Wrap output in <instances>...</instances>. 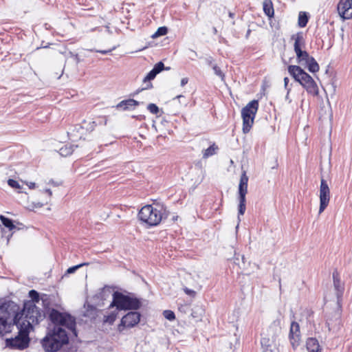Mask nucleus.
<instances>
[{
	"label": "nucleus",
	"instance_id": "nucleus-1",
	"mask_svg": "<svg viewBox=\"0 0 352 352\" xmlns=\"http://www.w3.org/2000/svg\"><path fill=\"white\" fill-rule=\"evenodd\" d=\"M50 319L55 324L51 333L47 335L42 340V346L47 352H56L69 342L65 327L77 336L76 320L69 314L62 313L52 309L49 315Z\"/></svg>",
	"mask_w": 352,
	"mask_h": 352
},
{
	"label": "nucleus",
	"instance_id": "nucleus-2",
	"mask_svg": "<svg viewBox=\"0 0 352 352\" xmlns=\"http://www.w3.org/2000/svg\"><path fill=\"white\" fill-rule=\"evenodd\" d=\"M50 319L55 324L51 333L47 335L42 340V346L47 352H56L69 342L65 327L77 336L76 320L69 314L62 313L52 309L49 315Z\"/></svg>",
	"mask_w": 352,
	"mask_h": 352
},
{
	"label": "nucleus",
	"instance_id": "nucleus-3",
	"mask_svg": "<svg viewBox=\"0 0 352 352\" xmlns=\"http://www.w3.org/2000/svg\"><path fill=\"white\" fill-rule=\"evenodd\" d=\"M16 318L20 324H24L23 327H26L28 330L32 328V325L38 324L44 318V315L39 308L32 302H26L24 303L23 309L20 311H16L14 319Z\"/></svg>",
	"mask_w": 352,
	"mask_h": 352
},
{
	"label": "nucleus",
	"instance_id": "nucleus-4",
	"mask_svg": "<svg viewBox=\"0 0 352 352\" xmlns=\"http://www.w3.org/2000/svg\"><path fill=\"white\" fill-rule=\"evenodd\" d=\"M167 216L166 208L159 204L146 205L138 212V219L149 226H157Z\"/></svg>",
	"mask_w": 352,
	"mask_h": 352
},
{
	"label": "nucleus",
	"instance_id": "nucleus-5",
	"mask_svg": "<svg viewBox=\"0 0 352 352\" xmlns=\"http://www.w3.org/2000/svg\"><path fill=\"white\" fill-rule=\"evenodd\" d=\"M19 306L13 302L0 305V336L12 331L14 327V316Z\"/></svg>",
	"mask_w": 352,
	"mask_h": 352
},
{
	"label": "nucleus",
	"instance_id": "nucleus-6",
	"mask_svg": "<svg viewBox=\"0 0 352 352\" xmlns=\"http://www.w3.org/2000/svg\"><path fill=\"white\" fill-rule=\"evenodd\" d=\"M288 72L307 91L313 96L318 94V87L312 77L306 73L300 66L289 65Z\"/></svg>",
	"mask_w": 352,
	"mask_h": 352
},
{
	"label": "nucleus",
	"instance_id": "nucleus-7",
	"mask_svg": "<svg viewBox=\"0 0 352 352\" xmlns=\"http://www.w3.org/2000/svg\"><path fill=\"white\" fill-rule=\"evenodd\" d=\"M141 306L140 299L118 291L113 294V300L110 305V307H115L118 311L138 310Z\"/></svg>",
	"mask_w": 352,
	"mask_h": 352
},
{
	"label": "nucleus",
	"instance_id": "nucleus-8",
	"mask_svg": "<svg viewBox=\"0 0 352 352\" xmlns=\"http://www.w3.org/2000/svg\"><path fill=\"white\" fill-rule=\"evenodd\" d=\"M14 324L18 330V335L14 338H8L6 340V346L12 349L23 350L28 347L30 343V330L23 327L24 324H20L18 319L15 318Z\"/></svg>",
	"mask_w": 352,
	"mask_h": 352
},
{
	"label": "nucleus",
	"instance_id": "nucleus-9",
	"mask_svg": "<svg viewBox=\"0 0 352 352\" xmlns=\"http://www.w3.org/2000/svg\"><path fill=\"white\" fill-rule=\"evenodd\" d=\"M258 108V102L257 100H254L242 109L241 116L243 118V131L244 133H247L250 131Z\"/></svg>",
	"mask_w": 352,
	"mask_h": 352
},
{
	"label": "nucleus",
	"instance_id": "nucleus-10",
	"mask_svg": "<svg viewBox=\"0 0 352 352\" xmlns=\"http://www.w3.org/2000/svg\"><path fill=\"white\" fill-rule=\"evenodd\" d=\"M248 177L246 172L243 171L241 175L239 184V206H238V219L240 221V216L243 215L246 209V194L248 192Z\"/></svg>",
	"mask_w": 352,
	"mask_h": 352
},
{
	"label": "nucleus",
	"instance_id": "nucleus-11",
	"mask_svg": "<svg viewBox=\"0 0 352 352\" xmlns=\"http://www.w3.org/2000/svg\"><path fill=\"white\" fill-rule=\"evenodd\" d=\"M296 62L300 66L307 68L310 72L315 73L319 70V65L316 60L305 50L296 52Z\"/></svg>",
	"mask_w": 352,
	"mask_h": 352
},
{
	"label": "nucleus",
	"instance_id": "nucleus-12",
	"mask_svg": "<svg viewBox=\"0 0 352 352\" xmlns=\"http://www.w3.org/2000/svg\"><path fill=\"white\" fill-rule=\"evenodd\" d=\"M330 200V190L327 182L322 178L320 186V208L319 214H321L327 207Z\"/></svg>",
	"mask_w": 352,
	"mask_h": 352
},
{
	"label": "nucleus",
	"instance_id": "nucleus-13",
	"mask_svg": "<svg viewBox=\"0 0 352 352\" xmlns=\"http://www.w3.org/2000/svg\"><path fill=\"white\" fill-rule=\"evenodd\" d=\"M141 315L138 311H129L124 316L118 327L120 331L123 330L122 327L131 328L138 324L140 320Z\"/></svg>",
	"mask_w": 352,
	"mask_h": 352
},
{
	"label": "nucleus",
	"instance_id": "nucleus-14",
	"mask_svg": "<svg viewBox=\"0 0 352 352\" xmlns=\"http://www.w3.org/2000/svg\"><path fill=\"white\" fill-rule=\"evenodd\" d=\"M339 15L344 19L352 18V0H340L338 4Z\"/></svg>",
	"mask_w": 352,
	"mask_h": 352
},
{
	"label": "nucleus",
	"instance_id": "nucleus-15",
	"mask_svg": "<svg viewBox=\"0 0 352 352\" xmlns=\"http://www.w3.org/2000/svg\"><path fill=\"white\" fill-rule=\"evenodd\" d=\"M289 338L294 349H296L300 344V331L298 322L293 321L291 323Z\"/></svg>",
	"mask_w": 352,
	"mask_h": 352
},
{
	"label": "nucleus",
	"instance_id": "nucleus-16",
	"mask_svg": "<svg viewBox=\"0 0 352 352\" xmlns=\"http://www.w3.org/2000/svg\"><path fill=\"white\" fill-rule=\"evenodd\" d=\"M67 134L72 141L76 142L78 140H81L82 138L85 139V136L88 133L85 131V129L81 124H80L72 126L67 132Z\"/></svg>",
	"mask_w": 352,
	"mask_h": 352
},
{
	"label": "nucleus",
	"instance_id": "nucleus-17",
	"mask_svg": "<svg viewBox=\"0 0 352 352\" xmlns=\"http://www.w3.org/2000/svg\"><path fill=\"white\" fill-rule=\"evenodd\" d=\"M333 286L336 290V295L337 296L338 300L342 296L344 292V285L342 283L340 275L337 270H335L333 272Z\"/></svg>",
	"mask_w": 352,
	"mask_h": 352
},
{
	"label": "nucleus",
	"instance_id": "nucleus-18",
	"mask_svg": "<svg viewBox=\"0 0 352 352\" xmlns=\"http://www.w3.org/2000/svg\"><path fill=\"white\" fill-rule=\"evenodd\" d=\"M292 39L294 41V50L295 52L304 50L305 47V40L304 34L302 32L293 34Z\"/></svg>",
	"mask_w": 352,
	"mask_h": 352
},
{
	"label": "nucleus",
	"instance_id": "nucleus-19",
	"mask_svg": "<svg viewBox=\"0 0 352 352\" xmlns=\"http://www.w3.org/2000/svg\"><path fill=\"white\" fill-rule=\"evenodd\" d=\"M139 104V102L133 100V99H128L124 100L120 102L116 108L118 109H121L122 111L130 110L135 108L136 106Z\"/></svg>",
	"mask_w": 352,
	"mask_h": 352
},
{
	"label": "nucleus",
	"instance_id": "nucleus-20",
	"mask_svg": "<svg viewBox=\"0 0 352 352\" xmlns=\"http://www.w3.org/2000/svg\"><path fill=\"white\" fill-rule=\"evenodd\" d=\"M306 345L309 352H321L318 341L314 338H309Z\"/></svg>",
	"mask_w": 352,
	"mask_h": 352
},
{
	"label": "nucleus",
	"instance_id": "nucleus-21",
	"mask_svg": "<svg viewBox=\"0 0 352 352\" xmlns=\"http://www.w3.org/2000/svg\"><path fill=\"white\" fill-rule=\"evenodd\" d=\"M157 74L158 73L153 68L149 72V73L144 78L143 82L145 86L142 88V90L148 89L152 87V84L150 81L154 79Z\"/></svg>",
	"mask_w": 352,
	"mask_h": 352
},
{
	"label": "nucleus",
	"instance_id": "nucleus-22",
	"mask_svg": "<svg viewBox=\"0 0 352 352\" xmlns=\"http://www.w3.org/2000/svg\"><path fill=\"white\" fill-rule=\"evenodd\" d=\"M85 311L84 312V316L87 317L91 320L95 319L97 316L98 309L96 307L90 305H85Z\"/></svg>",
	"mask_w": 352,
	"mask_h": 352
},
{
	"label": "nucleus",
	"instance_id": "nucleus-23",
	"mask_svg": "<svg viewBox=\"0 0 352 352\" xmlns=\"http://www.w3.org/2000/svg\"><path fill=\"white\" fill-rule=\"evenodd\" d=\"M263 8L265 14L270 18L274 16V10L273 4L271 0H264L263 3Z\"/></svg>",
	"mask_w": 352,
	"mask_h": 352
},
{
	"label": "nucleus",
	"instance_id": "nucleus-24",
	"mask_svg": "<svg viewBox=\"0 0 352 352\" xmlns=\"http://www.w3.org/2000/svg\"><path fill=\"white\" fill-rule=\"evenodd\" d=\"M74 147L77 148L78 147V145H69L68 146L67 144H65L64 146H62L61 147H60L58 149H55L54 151L56 152H58L59 154H67V155H69V154H72L75 150H74Z\"/></svg>",
	"mask_w": 352,
	"mask_h": 352
},
{
	"label": "nucleus",
	"instance_id": "nucleus-25",
	"mask_svg": "<svg viewBox=\"0 0 352 352\" xmlns=\"http://www.w3.org/2000/svg\"><path fill=\"white\" fill-rule=\"evenodd\" d=\"M0 220L2 223V224L7 228H8L10 230H14L16 226H14L12 220L10 219L4 217L3 215H0Z\"/></svg>",
	"mask_w": 352,
	"mask_h": 352
},
{
	"label": "nucleus",
	"instance_id": "nucleus-26",
	"mask_svg": "<svg viewBox=\"0 0 352 352\" xmlns=\"http://www.w3.org/2000/svg\"><path fill=\"white\" fill-rule=\"evenodd\" d=\"M81 125L83 126V128L85 129V131H87V133H89L90 132L93 131L96 126V123L95 121H91V120H89V121H87V120H84L82 123H81Z\"/></svg>",
	"mask_w": 352,
	"mask_h": 352
},
{
	"label": "nucleus",
	"instance_id": "nucleus-27",
	"mask_svg": "<svg viewBox=\"0 0 352 352\" xmlns=\"http://www.w3.org/2000/svg\"><path fill=\"white\" fill-rule=\"evenodd\" d=\"M308 22V16L305 12H300L298 14V23L300 28H304L307 25Z\"/></svg>",
	"mask_w": 352,
	"mask_h": 352
},
{
	"label": "nucleus",
	"instance_id": "nucleus-28",
	"mask_svg": "<svg viewBox=\"0 0 352 352\" xmlns=\"http://www.w3.org/2000/svg\"><path fill=\"white\" fill-rule=\"evenodd\" d=\"M29 296L32 299V300H30L29 302H32L34 304H35L36 302H38L40 301L39 294L34 289H32L29 292Z\"/></svg>",
	"mask_w": 352,
	"mask_h": 352
},
{
	"label": "nucleus",
	"instance_id": "nucleus-29",
	"mask_svg": "<svg viewBox=\"0 0 352 352\" xmlns=\"http://www.w3.org/2000/svg\"><path fill=\"white\" fill-rule=\"evenodd\" d=\"M89 263H82L80 264L70 267L67 270L66 274H73L79 268H80L83 266H87V265H89Z\"/></svg>",
	"mask_w": 352,
	"mask_h": 352
},
{
	"label": "nucleus",
	"instance_id": "nucleus-30",
	"mask_svg": "<svg viewBox=\"0 0 352 352\" xmlns=\"http://www.w3.org/2000/svg\"><path fill=\"white\" fill-rule=\"evenodd\" d=\"M167 32H168V29L166 27H165V26L160 27L157 29V30L155 32V33L153 35V38L164 36L167 34Z\"/></svg>",
	"mask_w": 352,
	"mask_h": 352
},
{
	"label": "nucleus",
	"instance_id": "nucleus-31",
	"mask_svg": "<svg viewBox=\"0 0 352 352\" xmlns=\"http://www.w3.org/2000/svg\"><path fill=\"white\" fill-rule=\"evenodd\" d=\"M164 318L170 321L173 320L175 318V313L170 310H165L163 312Z\"/></svg>",
	"mask_w": 352,
	"mask_h": 352
},
{
	"label": "nucleus",
	"instance_id": "nucleus-32",
	"mask_svg": "<svg viewBox=\"0 0 352 352\" xmlns=\"http://www.w3.org/2000/svg\"><path fill=\"white\" fill-rule=\"evenodd\" d=\"M219 150L218 146L215 144H212L210 145L208 148H207L205 150L204 154L209 155V154H213L216 152H217Z\"/></svg>",
	"mask_w": 352,
	"mask_h": 352
},
{
	"label": "nucleus",
	"instance_id": "nucleus-33",
	"mask_svg": "<svg viewBox=\"0 0 352 352\" xmlns=\"http://www.w3.org/2000/svg\"><path fill=\"white\" fill-rule=\"evenodd\" d=\"M153 69L159 74L160 72H161L164 69L168 70L170 68L169 67H166V68L164 67V63L160 61V62L157 63V64H155L154 65Z\"/></svg>",
	"mask_w": 352,
	"mask_h": 352
},
{
	"label": "nucleus",
	"instance_id": "nucleus-34",
	"mask_svg": "<svg viewBox=\"0 0 352 352\" xmlns=\"http://www.w3.org/2000/svg\"><path fill=\"white\" fill-rule=\"evenodd\" d=\"M147 109L153 114H157L160 111L158 107L153 103L149 104L147 107Z\"/></svg>",
	"mask_w": 352,
	"mask_h": 352
},
{
	"label": "nucleus",
	"instance_id": "nucleus-35",
	"mask_svg": "<svg viewBox=\"0 0 352 352\" xmlns=\"http://www.w3.org/2000/svg\"><path fill=\"white\" fill-rule=\"evenodd\" d=\"M214 74L218 76L222 80H224L225 75L217 65H214L212 67Z\"/></svg>",
	"mask_w": 352,
	"mask_h": 352
},
{
	"label": "nucleus",
	"instance_id": "nucleus-36",
	"mask_svg": "<svg viewBox=\"0 0 352 352\" xmlns=\"http://www.w3.org/2000/svg\"><path fill=\"white\" fill-rule=\"evenodd\" d=\"M116 319V314H111L107 316H104V322L109 324H113Z\"/></svg>",
	"mask_w": 352,
	"mask_h": 352
},
{
	"label": "nucleus",
	"instance_id": "nucleus-37",
	"mask_svg": "<svg viewBox=\"0 0 352 352\" xmlns=\"http://www.w3.org/2000/svg\"><path fill=\"white\" fill-rule=\"evenodd\" d=\"M8 184L10 186H11L12 188H19V184L18 182H16V180H14L12 179H8Z\"/></svg>",
	"mask_w": 352,
	"mask_h": 352
},
{
	"label": "nucleus",
	"instance_id": "nucleus-38",
	"mask_svg": "<svg viewBox=\"0 0 352 352\" xmlns=\"http://www.w3.org/2000/svg\"><path fill=\"white\" fill-rule=\"evenodd\" d=\"M288 82H289V78L287 77L284 78V87L288 91V92L290 91V88H288Z\"/></svg>",
	"mask_w": 352,
	"mask_h": 352
},
{
	"label": "nucleus",
	"instance_id": "nucleus-39",
	"mask_svg": "<svg viewBox=\"0 0 352 352\" xmlns=\"http://www.w3.org/2000/svg\"><path fill=\"white\" fill-rule=\"evenodd\" d=\"M188 82V78H183L182 80H181V86L184 87V85H186Z\"/></svg>",
	"mask_w": 352,
	"mask_h": 352
},
{
	"label": "nucleus",
	"instance_id": "nucleus-40",
	"mask_svg": "<svg viewBox=\"0 0 352 352\" xmlns=\"http://www.w3.org/2000/svg\"><path fill=\"white\" fill-rule=\"evenodd\" d=\"M184 291H185L186 294H189V295H192V294H195V292L193 290H191V289H188V288H186L184 289Z\"/></svg>",
	"mask_w": 352,
	"mask_h": 352
},
{
	"label": "nucleus",
	"instance_id": "nucleus-41",
	"mask_svg": "<svg viewBox=\"0 0 352 352\" xmlns=\"http://www.w3.org/2000/svg\"><path fill=\"white\" fill-rule=\"evenodd\" d=\"M112 51V50H99V51H97L99 53H101L102 54H107L109 52H111Z\"/></svg>",
	"mask_w": 352,
	"mask_h": 352
},
{
	"label": "nucleus",
	"instance_id": "nucleus-42",
	"mask_svg": "<svg viewBox=\"0 0 352 352\" xmlns=\"http://www.w3.org/2000/svg\"><path fill=\"white\" fill-rule=\"evenodd\" d=\"M263 352H272V349L267 346L266 348L263 349Z\"/></svg>",
	"mask_w": 352,
	"mask_h": 352
},
{
	"label": "nucleus",
	"instance_id": "nucleus-43",
	"mask_svg": "<svg viewBox=\"0 0 352 352\" xmlns=\"http://www.w3.org/2000/svg\"><path fill=\"white\" fill-rule=\"evenodd\" d=\"M278 166L277 159L275 160L274 164L272 166V168H275Z\"/></svg>",
	"mask_w": 352,
	"mask_h": 352
},
{
	"label": "nucleus",
	"instance_id": "nucleus-44",
	"mask_svg": "<svg viewBox=\"0 0 352 352\" xmlns=\"http://www.w3.org/2000/svg\"><path fill=\"white\" fill-rule=\"evenodd\" d=\"M29 187H30V188H35V183L30 182V184H29Z\"/></svg>",
	"mask_w": 352,
	"mask_h": 352
},
{
	"label": "nucleus",
	"instance_id": "nucleus-45",
	"mask_svg": "<svg viewBox=\"0 0 352 352\" xmlns=\"http://www.w3.org/2000/svg\"><path fill=\"white\" fill-rule=\"evenodd\" d=\"M45 192L49 195V196H51L52 192L50 189H46Z\"/></svg>",
	"mask_w": 352,
	"mask_h": 352
},
{
	"label": "nucleus",
	"instance_id": "nucleus-46",
	"mask_svg": "<svg viewBox=\"0 0 352 352\" xmlns=\"http://www.w3.org/2000/svg\"><path fill=\"white\" fill-rule=\"evenodd\" d=\"M181 98H184V96L182 95H178L175 98H177V99H179Z\"/></svg>",
	"mask_w": 352,
	"mask_h": 352
},
{
	"label": "nucleus",
	"instance_id": "nucleus-47",
	"mask_svg": "<svg viewBox=\"0 0 352 352\" xmlns=\"http://www.w3.org/2000/svg\"><path fill=\"white\" fill-rule=\"evenodd\" d=\"M229 16H230L231 18H232V17H233V16H234V14H233V13H232V12H230V13H229Z\"/></svg>",
	"mask_w": 352,
	"mask_h": 352
},
{
	"label": "nucleus",
	"instance_id": "nucleus-48",
	"mask_svg": "<svg viewBox=\"0 0 352 352\" xmlns=\"http://www.w3.org/2000/svg\"><path fill=\"white\" fill-rule=\"evenodd\" d=\"M279 287H280V289H281V284H280V278H279Z\"/></svg>",
	"mask_w": 352,
	"mask_h": 352
}]
</instances>
